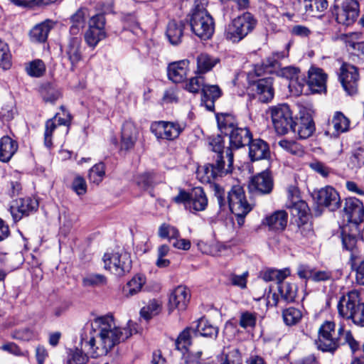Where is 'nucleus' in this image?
Here are the masks:
<instances>
[{
    "mask_svg": "<svg viewBox=\"0 0 364 364\" xmlns=\"http://www.w3.org/2000/svg\"><path fill=\"white\" fill-rule=\"evenodd\" d=\"M91 328L89 340L82 341L95 358L107 355L115 346L137 332L136 324L132 321H128L126 327L117 326L112 314L95 318Z\"/></svg>",
    "mask_w": 364,
    "mask_h": 364,
    "instance_id": "1",
    "label": "nucleus"
},
{
    "mask_svg": "<svg viewBox=\"0 0 364 364\" xmlns=\"http://www.w3.org/2000/svg\"><path fill=\"white\" fill-rule=\"evenodd\" d=\"M317 348L323 352L334 353L341 346L348 344L353 352L359 348L350 331H346L343 326L337 330L333 321H326L318 328V338L315 341Z\"/></svg>",
    "mask_w": 364,
    "mask_h": 364,
    "instance_id": "2",
    "label": "nucleus"
},
{
    "mask_svg": "<svg viewBox=\"0 0 364 364\" xmlns=\"http://www.w3.org/2000/svg\"><path fill=\"white\" fill-rule=\"evenodd\" d=\"M189 23L192 32L201 40H208L214 33V19L201 0L195 1L190 15Z\"/></svg>",
    "mask_w": 364,
    "mask_h": 364,
    "instance_id": "3",
    "label": "nucleus"
},
{
    "mask_svg": "<svg viewBox=\"0 0 364 364\" xmlns=\"http://www.w3.org/2000/svg\"><path fill=\"white\" fill-rule=\"evenodd\" d=\"M257 23V19L251 13L245 12L226 25L224 38L232 43H239L254 30Z\"/></svg>",
    "mask_w": 364,
    "mask_h": 364,
    "instance_id": "4",
    "label": "nucleus"
},
{
    "mask_svg": "<svg viewBox=\"0 0 364 364\" xmlns=\"http://www.w3.org/2000/svg\"><path fill=\"white\" fill-rule=\"evenodd\" d=\"M225 155L228 164L224 160L215 159V163L208 164L197 170V176L202 182L210 183L218 176H223L232 172L233 164V153L227 148Z\"/></svg>",
    "mask_w": 364,
    "mask_h": 364,
    "instance_id": "5",
    "label": "nucleus"
},
{
    "mask_svg": "<svg viewBox=\"0 0 364 364\" xmlns=\"http://www.w3.org/2000/svg\"><path fill=\"white\" fill-rule=\"evenodd\" d=\"M228 203L231 212L237 218L238 223L251 211L252 206L247 202L245 191L240 186H234L228 192Z\"/></svg>",
    "mask_w": 364,
    "mask_h": 364,
    "instance_id": "6",
    "label": "nucleus"
},
{
    "mask_svg": "<svg viewBox=\"0 0 364 364\" xmlns=\"http://www.w3.org/2000/svg\"><path fill=\"white\" fill-rule=\"evenodd\" d=\"M103 261L105 269L119 277L129 272L132 269L130 254L124 250L105 254Z\"/></svg>",
    "mask_w": 364,
    "mask_h": 364,
    "instance_id": "7",
    "label": "nucleus"
},
{
    "mask_svg": "<svg viewBox=\"0 0 364 364\" xmlns=\"http://www.w3.org/2000/svg\"><path fill=\"white\" fill-rule=\"evenodd\" d=\"M274 79L272 77H264L252 82L250 85L252 90L255 92L257 100H251L247 105L250 112H257L255 108L260 103H268L274 95V89L273 87Z\"/></svg>",
    "mask_w": 364,
    "mask_h": 364,
    "instance_id": "8",
    "label": "nucleus"
},
{
    "mask_svg": "<svg viewBox=\"0 0 364 364\" xmlns=\"http://www.w3.org/2000/svg\"><path fill=\"white\" fill-rule=\"evenodd\" d=\"M185 124L177 122H155L151 125V131L157 139L173 140L184 129Z\"/></svg>",
    "mask_w": 364,
    "mask_h": 364,
    "instance_id": "9",
    "label": "nucleus"
},
{
    "mask_svg": "<svg viewBox=\"0 0 364 364\" xmlns=\"http://www.w3.org/2000/svg\"><path fill=\"white\" fill-rule=\"evenodd\" d=\"M338 77L348 95H353L357 93L359 73L355 66L343 63L340 68Z\"/></svg>",
    "mask_w": 364,
    "mask_h": 364,
    "instance_id": "10",
    "label": "nucleus"
},
{
    "mask_svg": "<svg viewBox=\"0 0 364 364\" xmlns=\"http://www.w3.org/2000/svg\"><path fill=\"white\" fill-rule=\"evenodd\" d=\"M359 14V4L357 0H344L336 13L338 23L349 26L353 23Z\"/></svg>",
    "mask_w": 364,
    "mask_h": 364,
    "instance_id": "11",
    "label": "nucleus"
},
{
    "mask_svg": "<svg viewBox=\"0 0 364 364\" xmlns=\"http://www.w3.org/2000/svg\"><path fill=\"white\" fill-rule=\"evenodd\" d=\"M359 304L358 292L356 291L348 292L342 296L338 301L337 304L338 314L342 318L351 319Z\"/></svg>",
    "mask_w": 364,
    "mask_h": 364,
    "instance_id": "12",
    "label": "nucleus"
},
{
    "mask_svg": "<svg viewBox=\"0 0 364 364\" xmlns=\"http://www.w3.org/2000/svg\"><path fill=\"white\" fill-rule=\"evenodd\" d=\"M38 202L35 198H18L13 202L10 213L15 221L20 220L23 216L28 215L37 210Z\"/></svg>",
    "mask_w": 364,
    "mask_h": 364,
    "instance_id": "13",
    "label": "nucleus"
},
{
    "mask_svg": "<svg viewBox=\"0 0 364 364\" xmlns=\"http://www.w3.org/2000/svg\"><path fill=\"white\" fill-rule=\"evenodd\" d=\"M273 187V179L267 171H262L254 176L251 178L248 184L250 192L262 195L270 193Z\"/></svg>",
    "mask_w": 364,
    "mask_h": 364,
    "instance_id": "14",
    "label": "nucleus"
},
{
    "mask_svg": "<svg viewBox=\"0 0 364 364\" xmlns=\"http://www.w3.org/2000/svg\"><path fill=\"white\" fill-rule=\"evenodd\" d=\"M318 205L324 206L331 211H335L341 205L338 193L332 187L326 186L319 190L314 197Z\"/></svg>",
    "mask_w": 364,
    "mask_h": 364,
    "instance_id": "15",
    "label": "nucleus"
},
{
    "mask_svg": "<svg viewBox=\"0 0 364 364\" xmlns=\"http://www.w3.org/2000/svg\"><path fill=\"white\" fill-rule=\"evenodd\" d=\"M343 211L348 220L355 225L364 221V205L363 202L355 197L346 199Z\"/></svg>",
    "mask_w": 364,
    "mask_h": 364,
    "instance_id": "16",
    "label": "nucleus"
},
{
    "mask_svg": "<svg viewBox=\"0 0 364 364\" xmlns=\"http://www.w3.org/2000/svg\"><path fill=\"white\" fill-rule=\"evenodd\" d=\"M191 299V292L189 289L184 286H178L171 293L168 299V310L171 311L174 309L184 311L189 303Z\"/></svg>",
    "mask_w": 364,
    "mask_h": 364,
    "instance_id": "17",
    "label": "nucleus"
},
{
    "mask_svg": "<svg viewBox=\"0 0 364 364\" xmlns=\"http://www.w3.org/2000/svg\"><path fill=\"white\" fill-rule=\"evenodd\" d=\"M316 127L311 115H294L293 132L296 133L299 138L306 139L312 136Z\"/></svg>",
    "mask_w": 364,
    "mask_h": 364,
    "instance_id": "18",
    "label": "nucleus"
},
{
    "mask_svg": "<svg viewBox=\"0 0 364 364\" xmlns=\"http://www.w3.org/2000/svg\"><path fill=\"white\" fill-rule=\"evenodd\" d=\"M201 105L207 112L215 111V102L222 95V90L218 85L205 83L202 89Z\"/></svg>",
    "mask_w": 364,
    "mask_h": 364,
    "instance_id": "19",
    "label": "nucleus"
},
{
    "mask_svg": "<svg viewBox=\"0 0 364 364\" xmlns=\"http://www.w3.org/2000/svg\"><path fill=\"white\" fill-rule=\"evenodd\" d=\"M288 223V214L285 210H277L267 215L262 224L267 226L269 230L274 232L283 231Z\"/></svg>",
    "mask_w": 364,
    "mask_h": 364,
    "instance_id": "20",
    "label": "nucleus"
},
{
    "mask_svg": "<svg viewBox=\"0 0 364 364\" xmlns=\"http://www.w3.org/2000/svg\"><path fill=\"white\" fill-rule=\"evenodd\" d=\"M327 74L318 68H311L309 70L307 84L314 92H321L326 90Z\"/></svg>",
    "mask_w": 364,
    "mask_h": 364,
    "instance_id": "21",
    "label": "nucleus"
},
{
    "mask_svg": "<svg viewBox=\"0 0 364 364\" xmlns=\"http://www.w3.org/2000/svg\"><path fill=\"white\" fill-rule=\"evenodd\" d=\"M252 138V134L247 127H236L229 134L230 147H228L232 151V149H239L247 145Z\"/></svg>",
    "mask_w": 364,
    "mask_h": 364,
    "instance_id": "22",
    "label": "nucleus"
},
{
    "mask_svg": "<svg viewBox=\"0 0 364 364\" xmlns=\"http://www.w3.org/2000/svg\"><path fill=\"white\" fill-rule=\"evenodd\" d=\"M249 146V156L251 161L267 159L270 151L268 144L261 139H251Z\"/></svg>",
    "mask_w": 364,
    "mask_h": 364,
    "instance_id": "23",
    "label": "nucleus"
},
{
    "mask_svg": "<svg viewBox=\"0 0 364 364\" xmlns=\"http://www.w3.org/2000/svg\"><path fill=\"white\" fill-rule=\"evenodd\" d=\"M71 119V115H66L65 118L58 117V115H55L52 119H48L46 122L44 144L46 147L50 148L52 146V135L56 127L60 125L68 127L70 124Z\"/></svg>",
    "mask_w": 364,
    "mask_h": 364,
    "instance_id": "24",
    "label": "nucleus"
},
{
    "mask_svg": "<svg viewBox=\"0 0 364 364\" xmlns=\"http://www.w3.org/2000/svg\"><path fill=\"white\" fill-rule=\"evenodd\" d=\"M81 39L78 37L71 38L65 48V56L71 63V70H74L76 65L82 60L80 50Z\"/></svg>",
    "mask_w": 364,
    "mask_h": 364,
    "instance_id": "25",
    "label": "nucleus"
},
{
    "mask_svg": "<svg viewBox=\"0 0 364 364\" xmlns=\"http://www.w3.org/2000/svg\"><path fill=\"white\" fill-rule=\"evenodd\" d=\"M137 139V130L134 124L131 122H125L122 129L121 149L124 150L132 149Z\"/></svg>",
    "mask_w": 364,
    "mask_h": 364,
    "instance_id": "26",
    "label": "nucleus"
},
{
    "mask_svg": "<svg viewBox=\"0 0 364 364\" xmlns=\"http://www.w3.org/2000/svg\"><path fill=\"white\" fill-rule=\"evenodd\" d=\"M190 207L188 209L191 213L204 210L208 205V198L200 187L194 188L191 192Z\"/></svg>",
    "mask_w": 364,
    "mask_h": 364,
    "instance_id": "27",
    "label": "nucleus"
},
{
    "mask_svg": "<svg viewBox=\"0 0 364 364\" xmlns=\"http://www.w3.org/2000/svg\"><path fill=\"white\" fill-rule=\"evenodd\" d=\"M282 75L289 80V89L294 88L296 93L302 92L305 80L300 77V70L294 67H286L282 70Z\"/></svg>",
    "mask_w": 364,
    "mask_h": 364,
    "instance_id": "28",
    "label": "nucleus"
},
{
    "mask_svg": "<svg viewBox=\"0 0 364 364\" xmlns=\"http://www.w3.org/2000/svg\"><path fill=\"white\" fill-rule=\"evenodd\" d=\"M193 336H201L215 338L218 334V328L213 326L206 319L201 318L192 324Z\"/></svg>",
    "mask_w": 364,
    "mask_h": 364,
    "instance_id": "29",
    "label": "nucleus"
},
{
    "mask_svg": "<svg viewBox=\"0 0 364 364\" xmlns=\"http://www.w3.org/2000/svg\"><path fill=\"white\" fill-rule=\"evenodd\" d=\"M188 60H180L169 64L167 70L168 78L175 83L181 82L187 75Z\"/></svg>",
    "mask_w": 364,
    "mask_h": 364,
    "instance_id": "30",
    "label": "nucleus"
},
{
    "mask_svg": "<svg viewBox=\"0 0 364 364\" xmlns=\"http://www.w3.org/2000/svg\"><path fill=\"white\" fill-rule=\"evenodd\" d=\"M184 28L185 23L183 21L171 20L168 22L166 35L172 45H178L181 42Z\"/></svg>",
    "mask_w": 364,
    "mask_h": 364,
    "instance_id": "31",
    "label": "nucleus"
},
{
    "mask_svg": "<svg viewBox=\"0 0 364 364\" xmlns=\"http://www.w3.org/2000/svg\"><path fill=\"white\" fill-rule=\"evenodd\" d=\"M18 143L9 136L0 139V161L8 162L18 149Z\"/></svg>",
    "mask_w": 364,
    "mask_h": 364,
    "instance_id": "32",
    "label": "nucleus"
},
{
    "mask_svg": "<svg viewBox=\"0 0 364 364\" xmlns=\"http://www.w3.org/2000/svg\"><path fill=\"white\" fill-rule=\"evenodd\" d=\"M88 11L86 8H80L70 16V32L72 35L78 34L85 27Z\"/></svg>",
    "mask_w": 364,
    "mask_h": 364,
    "instance_id": "33",
    "label": "nucleus"
},
{
    "mask_svg": "<svg viewBox=\"0 0 364 364\" xmlns=\"http://www.w3.org/2000/svg\"><path fill=\"white\" fill-rule=\"evenodd\" d=\"M304 4L307 15L318 18L324 15L328 6L326 0H304Z\"/></svg>",
    "mask_w": 364,
    "mask_h": 364,
    "instance_id": "34",
    "label": "nucleus"
},
{
    "mask_svg": "<svg viewBox=\"0 0 364 364\" xmlns=\"http://www.w3.org/2000/svg\"><path fill=\"white\" fill-rule=\"evenodd\" d=\"M294 118L292 115H272V123L278 134H286L289 130L293 132Z\"/></svg>",
    "mask_w": 364,
    "mask_h": 364,
    "instance_id": "35",
    "label": "nucleus"
},
{
    "mask_svg": "<svg viewBox=\"0 0 364 364\" xmlns=\"http://www.w3.org/2000/svg\"><path fill=\"white\" fill-rule=\"evenodd\" d=\"M52 26L53 23L50 21H46L36 25L30 31L31 39L39 43L46 41Z\"/></svg>",
    "mask_w": 364,
    "mask_h": 364,
    "instance_id": "36",
    "label": "nucleus"
},
{
    "mask_svg": "<svg viewBox=\"0 0 364 364\" xmlns=\"http://www.w3.org/2000/svg\"><path fill=\"white\" fill-rule=\"evenodd\" d=\"M220 62L219 58L207 53H201L197 57V72L204 74L213 69Z\"/></svg>",
    "mask_w": 364,
    "mask_h": 364,
    "instance_id": "37",
    "label": "nucleus"
},
{
    "mask_svg": "<svg viewBox=\"0 0 364 364\" xmlns=\"http://www.w3.org/2000/svg\"><path fill=\"white\" fill-rule=\"evenodd\" d=\"M146 282V278L142 275H136L127 282L123 288V294L129 298L138 294Z\"/></svg>",
    "mask_w": 364,
    "mask_h": 364,
    "instance_id": "38",
    "label": "nucleus"
},
{
    "mask_svg": "<svg viewBox=\"0 0 364 364\" xmlns=\"http://www.w3.org/2000/svg\"><path fill=\"white\" fill-rule=\"evenodd\" d=\"M277 291L280 295L281 300L290 303L294 301L296 296V287L289 282H281L277 284Z\"/></svg>",
    "mask_w": 364,
    "mask_h": 364,
    "instance_id": "39",
    "label": "nucleus"
},
{
    "mask_svg": "<svg viewBox=\"0 0 364 364\" xmlns=\"http://www.w3.org/2000/svg\"><path fill=\"white\" fill-rule=\"evenodd\" d=\"M193 335V328L192 326L186 328L175 341L176 349L184 354L191 344V337Z\"/></svg>",
    "mask_w": 364,
    "mask_h": 364,
    "instance_id": "40",
    "label": "nucleus"
},
{
    "mask_svg": "<svg viewBox=\"0 0 364 364\" xmlns=\"http://www.w3.org/2000/svg\"><path fill=\"white\" fill-rule=\"evenodd\" d=\"M287 207L294 216L298 217L297 220L306 221L309 219V208L304 200H297L293 204H287Z\"/></svg>",
    "mask_w": 364,
    "mask_h": 364,
    "instance_id": "41",
    "label": "nucleus"
},
{
    "mask_svg": "<svg viewBox=\"0 0 364 364\" xmlns=\"http://www.w3.org/2000/svg\"><path fill=\"white\" fill-rule=\"evenodd\" d=\"M291 274L289 268L282 269H269L262 274V279L266 282L277 281V284L283 282Z\"/></svg>",
    "mask_w": 364,
    "mask_h": 364,
    "instance_id": "42",
    "label": "nucleus"
},
{
    "mask_svg": "<svg viewBox=\"0 0 364 364\" xmlns=\"http://www.w3.org/2000/svg\"><path fill=\"white\" fill-rule=\"evenodd\" d=\"M107 36V31L87 28L85 33L84 38L86 44L93 49L97 46L99 42L105 39Z\"/></svg>",
    "mask_w": 364,
    "mask_h": 364,
    "instance_id": "43",
    "label": "nucleus"
},
{
    "mask_svg": "<svg viewBox=\"0 0 364 364\" xmlns=\"http://www.w3.org/2000/svg\"><path fill=\"white\" fill-rule=\"evenodd\" d=\"M278 144L287 152L298 157L303 156L305 153L303 146L294 140L282 139Z\"/></svg>",
    "mask_w": 364,
    "mask_h": 364,
    "instance_id": "44",
    "label": "nucleus"
},
{
    "mask_svg": "<svg viewBox=\"0 0 364 364\" xmlns=\"http://www.w3.org/2000/svg\"><path fill=\"white\" fill-rule=\"evenodd\" d=\"M312 235V226L309 220H306V221L296 220V227L294 236L295 240L301 241L303 239L311 237Z\"/></svg>",
    "mask_w": 364,
    "mask_h": 364,
    "instance_id": "45",
    "label": "nucleus"
},
{
    "mask_svg": "<svg viewBox=\"0 0 364 364\" xmlns=\"http://www.w3.org/2000/svg\"><path fill=\"white\" fill-rule=\"evenodd\" d=\"M218 127L221 132L229 134L237 127L233 115H215Z\"/></svg>",
    "mask_w": 364,
    "mask_h": 364,
    "instance_id": "46",
    "label": "nucleus"
},
{
    "mask_svg": "<svg viewBox=\"0 0 364 364\" xmlns=\"http://www.w3.org/2000/svg\"><path fill=\"white\" fill-rule=\"evenodd\" d=\"M203 74H199L196 72L195 77H191L186 83L185 89L191 93H198L202 92V89L205 87V82Z\"/></svg>",
    "mask_w": 364,
    "mask_h": 364,
    "instance_id": "47",
    "label": "nucleus"
},
{
    "mask_svg": "<svg viewBox=\"0 0 364 364\" xmlns=\"http://www.w3.org/2000/svg\"><path fill=\"white\" fill-rule=\"evenodd\" d=\"M158 235L162 239H167L171 243L174 239L180 237V232L176 227L163 223L159 228Z\"/></svg>",
    "mask_w": 364,
    "mask_h": 364,
    "instance_id": "48",
    "label": "nucleus"
},
{
    "mask_svg": "<svg viewBox=\"0 0 364 364\" xmlns=\"http://www.w3.org/2000/svg\"><path fill=\"white\" fill-rule=\"evenodd\" d=\"M26 71L29 76L40 77L46 72L45 63L40 59L34 60L27 64Z\"/></svg>",
    "mask_w": 364,
    "mask_h": 364,
    "instance_id": "49",
    "label": "nucleus"
},
{
    "mask_svg": "<svg viewBox=\"0 0 364 364\" xmlns=\"http://www.w3.org/2000/svg\"><path fill=\"white\" fill-rule=\"evenodd\" d=\"M161 310V304L156 300L150 301L146 306H144L140 314L141 317L146 320L150 319L151 317L159 314Z\"/></svg>",
    "mask_w": 364,
    "mask_h": 364,
    "instance_id": "50",
    "label": "nucleus"
},
{
    "mask_svg": "<svg viewBox=\"0 0 364 364\" xmlns=\"http://www.w3.org/2000/svg\"><path fill=\"white\" fill-rule=\"evenodd\" d=\"M11 67V55L8 44L0 39V68L8 70Z\"/></svg>",
    "mask_w": 364,
    "mask_h": 364,
    "instance_id": "51",
    "label": "nucleus"
},
{
    "mask_svg": "<svg viewBox=\"0 0 364 364\" xmlns=\"http://www.w3.org/2000/svg\"><path fill=\"white\" fill-rule=\"evenodd\" d=\"M105 174V166L103 163H99L90 169L88 178L91 183L99 184L103 180Z\"/></svg>",
    "mask_w": 364,
    "mask_h": 364,
    "instance_id": "52",
    "label": "nucleus"
},
{
    "mask_svg": "<svg viewBox=\"0 0 364 364\" xmlns=\"http://www.w3.org/2000/svg\"><path fill=\"white\" fill-rule=\"evenodd\" d=\"M284 323L288 326L296 324L301 318V311L294 307L284 310L282 314Z\"/></svg>",
    "mask_w": 364,
    "mask_h": 364,
    "instance_id": "53",
    "label": "nucleus"
},
{
    "mask_svg": "<svg viewBox=\"0 0 364 364\" xmlns=\"http://www.w3.org/2000/svg\"><path fill=\"white\" fill-rule=\"evenodd\" d=\"M360 35L357 33H350L348 36H346L345 42L346 44V47L353 50H358L362 54H364V41H358V40L360 38Z\"/></svg>",
    "mask_w": 364,
    "mask_h": 364,
    "instance_id": "54",
    "label": "nucleus"
},
{
    "mask_svg": "<svg viewBox=\"0 0 364 364\" xmlns=\"http://www.w3.org/2000/svg\"><path fill=\"white\" fill-rule=\"evenodd\" d=\"M257 314L249 311L242 312L240 316L239 324L244 329H253L256 326Z\"/></svg>",
    "mask_w": 364,
    "mask_h": 364,
    "instance_id": "55",
    "label": "nucleus"
},
{
    "mask_svg": "<svg viewBox=\"0 0 364 364\" xmlns=\"http://www.w3.org/2000/svg\"><path fill=\"white\" fill-rule=\"evenodd\" d=\"M11 336L14 339L28 341L34 339L36 334L30 327H25L14 330Z\"/></svg>",
    "mask_w": 364,
    "mask_h": 364,
    "instance_id": "56",
    "label": "nucleus"
},
{
    "mask_svg": "<svg viewBox=\"0 0 364 364\" xmlns=\"http://www.w3.org/2000/svg\"><path fill=\"white\" fill-rule=\"evenodd\" d=\"M137 186L141 190H147L153 186L154 175L151 173L138 174L134 178Z\"/></svg>",
    "mask_w": 364,
    "mask_h": 364,
    "instance_id": "57",
    "label": "nucleus"
},
{
    "mask_svg": "<svg viewBox=\"0 0 364 364\" xmlns=\"http://www.w3.org/2000/svg\"><path fill=\"white\" fill-rule=\"evenodd\" d=\"M107 283L106 277L100 274H92L85 277L82 284L85 287H100Z\"/></svg>",
    "mask_w": 364,
    "mask_h": 364,
    "instance_id": "58",
    "label": "nucleus"
},
{
    "mask_svg": "<svg viewBox=\"0 0 364 364\" xmlns=\"http://www.w3.org/2000/svg\"><path fill=\"white\" fill-rule=\"evenodd\" d=\"M209 146L211 148V150L215 153L216 159L223 160V148H224V141L222 136L218 135L216 137H214L210 139L209 142Z\"/></svg>",
    "mask_w": 364,
    "mask_h": 364,
    "instance_id": "59",
    "label": "nucleus"
},
{
    "mask_svg": "<svg viewBox=\"0 0 364 364\" xmlns=\"http://www.w3.org/2000/svg\"><path fill=\"white\" fill-rule=\"evenodd\" d=\"M332 124L338 133H342L348 129L350 120L346 115H334L332 119Z\"/></svg>",
    "mask_w": 364,
    "mask_h": 364,
    "instance_id": "60",
    "label": "nucleus"
},
{
    "mask_svg": "<svg viewBox=\"0 0 364 364\" xmlns=\"http://www.w3.org/2000/svg\"><path fill=\"white\" fill-rule=\"evenodd\" d=\"M106 19L103 14H99L92 16L88 21V28L93 30L106 31Z\"/></svg>",
    "mask_w": 364,
    "mask_h": 364,
    "instance_id": "61",
    "label": "nucleus"
},
{
    "mask_svg": "<svg viewBox=\"0 0 364 364\" xmlns=\"http://www.w3.org/2000/svg\"><path fill=\"white\" fill-rule=\"evenodd\" d=\"M220 364H242L241 353L237 348L230 349L225 354Z\"/></svg>",
    "mask_w": 364,
    "mask_h": 364,
    "instance_id": "62",
    "label": "nucleus"
},
{
    "mask_svg": "<svg viewBox=\"0 0 364 364\" xmlns=\"http://www.w3.org/2000/svg\"><path fill=\"white\" fill-rule=\"evenodd\" d=\"M349 166L353 169H358L364 166V149H358L352 154Z\"/></svg>",
    "mask_w": 364,
    "mask_h": 364,
    "instance_id": "63",
    "label": "nucleus"
},
{
    "mask_svg": "<svg viewBox=\"0 0 364 364\" xmlns=\"http://www.w3.org/2000/svg\"><path fill=\"white\" fill-rule=\"evenodd\" d=\"M280 55L279 53H273L272 55L268 56L262 63L264 67L265 72L272 73L274 69L279 67V58Z\"/></svg>",
    "mask_w": 364,
    "mask_h": 364,
    "instance_id": "64",
    "label": "nucleus"
}]
</instances>
